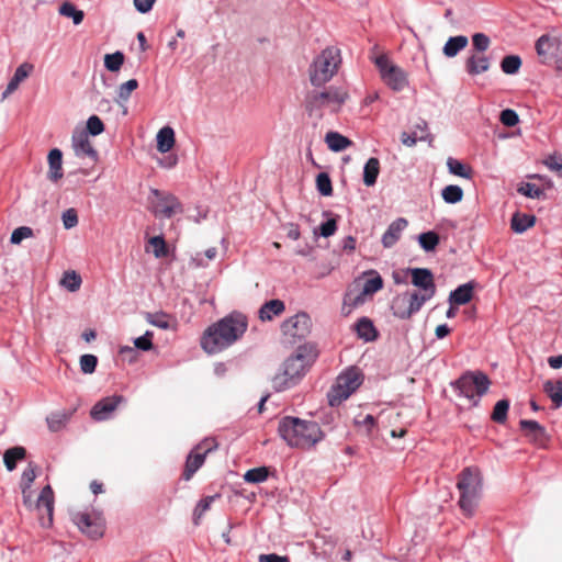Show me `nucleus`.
I'll use <instances>...</instances> for the list:
<instances>
[{"label":"nucleus","instance_id":"nucleus-12","mask_svg":"<svg viewBox=\"0 0 562 562\" xmlns=\"http://www.w3.org/2000/svg\"><path fill=\"white\" fill-rule=\"evenodd\" d=\"M150 194L154 196L151 204L156 216L170 218L183 212L182 204L175 194L158 189H151Z\"/></svg>","mask_w":562,"mask_h":562},{"label":"nucleus","instance_id":"nucleus-22","mask_svg":"<svg viewBox=\"0 0 562 562\" xmlns=\"http://www.w3.org/2000/svg\"><path fill=\"white\" fill-rule=\"evenodd\" d=\"M63 153L58 148H54L48 154V165H49V171H48V178L52 181H57L63 177Z\"/></svg>","mask_w":562,"mask_h":562},{"label":"nucleus","instance_id":"nucleus-7","mask_svg":"<svg viewBox=\"0 0 562 562\" xmlns=\"http://www.w3.org/2000/svg\"><path fill=\"white\" fill-rule=\"evenodd\" d=\"M362 383L361 373L357 368H349L338 375L336 384L328 392L330 406H338L347 400Z\"/></svg>","mask_w":562,"mask_h":562},{"label":"nucleus","instance_id":"nucleus-38","mask_svg":"<svg viewBox=\"0 0 562 562\" xmlns=\"http://www.w3.org/2000/svg\"><path fill=\"white\" fill-rule=\"evenodd\" d=\"M447 167L450 173L464 178V179H471L472 178V169L471 167L464 165L460 160L449 157L447 159Z\"/></svg>","mask_w":562,"mask_h":562},{"label":"nucleus","instance_id":"nucleus-58","mask_svg":"<svg viewBox=\"0 0 562 562\" xmlns=\"http://www.w3.org/2000/svg\"><path fill=\"white\" fill-rule=\"evenodd\" d=\"M490 44H491L490 37L487 35H485L484 33H475L472 36V45H473L474 49H476L479 53H483V52L487 50V48L490 47Z\"/></svg>","mask_w":562,"mask_h":562},{"label":"nucleus","instance_id":"nucleus-43","mask_svg":"<svg viewBox=\"0 0 562 562\" xmlns=\"http://www.w3.org/2000/svg\"><path fill=\"white\" fill-rule=\"evenodd\" d=\"M441 196L446 203L456 204L462 200L463 190L457 184H449L442 189Z\"/></svg>","mask_w":562,"mask_h":562},{"label":"nucleus","instance_id":"nucleus-50","mask_svg":"<svg viewBox=\"0 0 562 562\" xmlns=\"http://www.w3.org/2000/svg\"><path fill=\"white\" fill-rule=\"evenodd\" d=\"M147 323L161 329L169 328L168 315L166 313H146Z\"/></svg>","mask_w":562,"mask_h":562},{"label":"nucleus","instance_id":"nucleus-8","mask_svg":"<svg viewBox=\"0 0 562 562\" xmlns=\"http://www.w3.org/2000/svg\"><path fill=\"white\" fill-rule=\"evenodd\" d=\"M317 352L312 345L299 346L296 351L290 356L282 364L289 376H293L296 381H301L307 370L315 361Z\"/></svg>","mask_w":562,"mask_h":562},{"label":"nucleus","instance_id":"nucleus-13","mask_svg":"<svg viewBox=\"0 0 562 562\" xmlns=\"http://www.w3.org/2000/svg\"><path fill=\"white\" fill-rule=\"evenodd\" d=\"M311 326V317L306 313L301 312L285 319L281 325V331L288 342L295 344L310 334Z\"/></svg>","mask_w":562,"mask_h":562},{"label":"nucleus","instance_id":"nucleus-44","mask_svg":"<svg viewBox=\"0 0 562 562\" xmlns=\"http://www.w3.org/2000/svg\"><path fill=\"white\" fill-rule=\"evenodd\" d=\"M521 58L518 55H507L501 61V69L506 75H515L519 71Z\"/></svg>","mask_w":562,"mask_h":562},{"label":"nucleus","instance_id":"nucleus-15","mask_svg":"<svg viewBox=\"0 0 562 562\" xmlns=\"http://www.w3.org/2000/svg\"><path fill=\"white\" fill-rule=\"evenodd\" d=\"M122 402H124V397L122 395L104 397L92 406L90 416L97 422L108 420Z\"/></svg>","mask_w":562,"mask_h":562},{"label":"nucleus","instance_id":"nucleus-14","mask_svg":"<svg viewBox=\"0 0 562 562\" xmlns=\"http://www.w3.org/2000/svg\"><path fill=\"white\" fill-rule=\"evenodd\" d=\"M366 280L362 290L353 294L351 291L345 295V304L350 307H357L366 302V296L373 295L383 288V279L375 270L364 272Z\"/></svg>","mask_w":562,"mask_h":562},{"label":"nucleus","instance_id":"nucleus-26","mask_svg":"<svg viewBox=\"0 0 562 562\" xmlns=\"http://www.w3.org/2000/svg\"><path fill=\"white\" fill-rule=\"evenodd\" d=\"M357 335L364 341H373L378 337L376 329L372 321L368 317H361L355 325Z\"/></svg>","mask_w":562,"mask_h":562},{"label":"nucleus","instance_id":"nucleus-29","mask_svg":"<svg viewBox=\"0 0 562 562\" xmlns=\"http://www.w3.org/2000/svg\"><path fill=\"white\" fill-rule=\"evenodd\" d=\"M297 383L299 381L286 374V370L283 367L271 379V384L276 392H283L295 386Z\"/></svg>","mask_w":562,"mask_h":562},{"label":"nucleus","instance_id":"nucleus-34","mask_svg":"<svg viewBox=\"0 0 562 562\" xmlns=\"http://www.w3.org/2000/svg\"><path fill=\"white\" fill-rule=\"evenodd\" d=\"M427 130V123L422 121L419 124L415 126V130L412 133L403 132L401 135V140L405 146L412 147L416 145L418 140H425L426 135L424 134Z\"/></svg>","mask_w":562,"mask_h":562},{"label":"nucleus","instance_id":"nucleus-31","mask_svg":"<svg viewBox=\"0 0 562 562\" xmlns=\"http://www.w3.org/2000/svg\"><path fill=\"white\" fill-rule=\"evenodd\" d=\"M469 41L464 35L451 36L446 42L442 52L446 57L452 58L467 47Z\"/></svg>","mask_w":562,"mask_h":562},{"label":"nucleus","instance_id":"nucleus-35","mask_svg":"<svg viewBox=\"0 0 562 562\" xmlns=\"http://www.w3.org/2000/svg\"><path fill=\"white\" fill-rule=\"evenodd\" d=\"M380 173V161L375 157H371L364 165L363 168V182L368 187L375 184L378 176Z\"/></svg>","mask_w":562,"mask_h":562},{"label":"nucleus","instance_id":"nucleus-16","mask_svg":"<svg viewBox=\"0 0 562 562\" xmlns=\"http://www.w3.org/2000/svg\"><path fill=\"white\" fill-rule=\"evenodd\" d=\"M74 153L79 158L88 157L97 161L98 151L92 147L88 133L85 130H75L71 137Z\"/></svg>","mask_w":562,"mask_h":562},{"label":"nucleus","instance_id":"nucleus-60","mask_svg":"<svg viewBox=\"0 0 562 562\" xmlns=\"http://www.w3.org/2000/svg\"><path fill=\"white\" fill-rule=\"evenodd\" d=\"M499 121L508 127L515 126L519 122L518 114L512 109H505L501 112Z\"/></svg>","mask_w":562,"mask_h":562},{"label":"nucleus","instance_id":"nucleus-57","mask_svg":"<svg viewBox=\"0 0 562 562\" xmlns=\"http://www.w3.org/2000/svg\"><path fill=\"white\" fill-rule=\"evenodd\" d=\"M217 496H206L202 499H200V502L196 504L195 508H194V513H193V516H194V522L198 524V519H200L203 514L210 508L211 504L214 502V499L216 498Z\"/></svg>","mask_w":562,"mask_h":562},{"label":"nucleus","instance_id":"nucleus-48","mask_svg":"<svg viewBox=\"0 0 562 562\" xmlns=\"http://www.w3.org/2000/svg\"><path fill=\"white\" fill-rule=\"evenodd\" d=\"M124 63V54L120 50L113 54H106L104 57V66L110 71H117Z\"/></svg>","mask_w":562,"mask_h":562},{"label":"nucleus","instance_id":"nucleus-61","mask_svg":"<svg viewBox=\"0 0 562 562\" xmlns=\"http://www.w3.org/2000/svg\"><path fill=\"white\" fill-rule=\"evenodd\" d=\"M151 338H153V333L147 330L143 336L137 337L134 340V345L139 350L149 351L154 346Z\"/></svg>","mask_w":562,"mask_h":562},{"label":"nucleus","instance_id":"nucleus-55","mask_svg":"<svg viewBox=\"0 0 562 562\" xmlns=\"http://www.w3.org/2000/svg\"><path fill=\"white\" fill-rule=\"evenodd\" d=\"M544 166L558 176H562V156L550 155L543 160Z\"/></svg>","mask_w":562,"mask_h":562},{"label":"nucleus","instance_id":"nucleus-46","mask_svg":"<svg viewBox=\"0 0 562 562\" xmlns=\"http://www.w3.org/2000/svg\"><path fill=\"white\" fill-rule=\"evenodd\" d=\"M60 284L70 292H76L81 285V278L75 271H67L64 273Z\"/></svg>","mask_w":562,"mask_h":562},{"label":"nucleus","instance_id":"nucleus-47","mask_svg":"<svg viewBox=\"0 0 562 562\" xmlns=\"http://www.w3.org/2000/svg\"><path fill=\"white\" fill-rule=\"evenodd\" d=\"M517 192L530 199H539L544 195L543 189L531 182H522L518 187Z\"/></svg>","mask_w":562,"mask_h":562},{"label":"nucleus","instance_id":"nucleus-39","mask_svg":"<svg viewBox=\"0 0 562 562\" xmlns=\"http://www.w3.org/2000/svg\"><path fill=\"white\" fill-rule=\"evenodd\" d=\"M45 507L49 521H52L53 517V510H54V492L50 487V485H46L43 487V490L40 493L38 499H37V507Z\"/></svg>","mask_w":562,"mask_h":562},{"label":"nucleus","instance_id":"nucleus-4","mask_svg":"<svg viewBox=\"0 0 562 562\" xmlns=\"http://www.w3.org/2000/svg\"><path fill=\"white\" fill-rule=\"evenodd\" d=\"M491 381L481 371H467L459 379L451 382V386L460 396L467 397L473 406H477L481 397L488 391Z\"/></svg>","mask_w":562,"mask_h":562},{"label":"nucleus","instance_id":"nucleus-53","mask_svg":"<svg viewBox=\"0 0 562 562\" xmlns=\"http://www.w3.org/2000/svg\"><path fill=\"white\" fill-rule=\"evenodd\" d=\"M98 358L94 355H82L80 357V370L86 374H91L95 371Z\"/></svg>","mask_w":562,"mask_h":562},{"label":"nucleus","instance_id":"nucleus-27","mask_svg":"<svg viewBox=\"0 0 562 562\" xmlns=\"http://www.w3.org/2000/svg\"><path fill=\"white\" fill-rule=\"evenodd\" d=\"M158 151L168 153L175 145V131L170 126H164L156 136Z\"/></svg>","mask_w":562,"mask_h":562},{"label":"nucleus","instance_id":"nucleus-25","mask_svg":"<svg viewBox=\"0 0 562 562\" xmlns=\"http://www.w3.org/2000/svg\"><path fill=\"white\" fill-rule=\"evenodd\" d=\"M521 430L532 441H540L546 436V429L536 420L521 419L519 422Z\"/></svg>","mask_w":562,"mask_h":562},{"label":"nucleus","instance_id":"nucleus-51","mask_svg":"<svg viewBox=\"0 0 562 562\" xmlns=\"http://www.w3.org/2000/svg\"><path fill=\"white\" fill-rule=\"evenodd\" d=\"M35 470H36V467L33 465V463H30L29 467L23 471L22 476H21V483H20L23 494H25L26 491L31 488V485L36 477Z\"/></svg>","mask_w":562,"mask_h":562},{"label":"nucleus","instance_id":"nucleus-24","mask_svg":"<svg viewBox=\"0 0 562 562\" xmlns=\"http://www.w3.org/2000/svg\"><path fill=\"white\" fill-rule=\"evenodd\" d=\"M473 295V285L471 282L459 285L449 294V303L463 305L471 301Z\"/></svg>","mask_w":562,"mask_h":562},{"label":"nucleus","instance_id":"nucleus-3","mask_svg":"<svg viewBox=\"0 0 562 562\" xmlns=\"http://www.w3.org/2000/svg\"><path fill=\"white\" fill-rule=\"evenodd\" d=\"M457 487L460 492L459 506L467 516H472L477 506L482 477L476 468H465L459 474Z\"/></svg>","mask_w":562,"mask_h":562},{"label":"nucleus","instance_id":"nucleus-36","mask_svg":"<svg viewBox=\"0 0 562 562\" xmlns=\"http://www.w3.org/2000/svg\"><path fill=\"white\" fill-rule=\"evenodd\" d=\"M543 391L550 397L555 408L562 405V380H548L543 384Z\"/></svg>","mask_w":562,"mask_h":562},{"label":"nucleus","instance_id":"nucleus-32","mask_svg":"<svg viewBox=\"0 0 562 562\" xmlns=\"http://www.w3.org/2000/svg\"><path fill=\"white\" fill-rule=\"evenodd\" d=\"M557 46V41L548 34L541 35L536 42V50L539 57L548 60L553 56V50Z\"/></svg>","mask_w":562,"mask_h":562},{"label":"nucleus","instance_id":"nucleus-9","mask_svg":"<svg viewBox=\"0 0 562 562\" xmlns=\"http://www.w3.org/2000/svg\"><path fill=\"white\" fill-rule=\"evenodd\" d=\"M427 297L422 296L417 291H405L396 294L391 302L393 315L400 319H409L418 313Z\"/></svg>","mask_w":562,"mask_h":562},{"label":"nucleus","instance_id":"nucleus-18","mask_svg":"<svg viewBox=\"0 0 562 562\" xmlns=\"http://www.w3.org/2000/svg\"><path fill=\"white\" fill-rule=\"evenodd\" d=\"M408 222L404 217H398L393 221L386 228L385 233L382 236V245L385 248L393 247L401 238L402 233L407 227Z\"/></svg>","mask_w":562,"mask_h":562},{"label":"nucleus","instance_id":"nucleus-11","mask_svg":"<svg viewBox=\"0 0 562 562\" xmlns=\"http://www.w3.org/2000/svg\"><path fill=\"white\" fill-rule=\"evenodd\" d=\"M71 520L91 539H99L103 536L105 529V520L101 513L95 510H85L72 514Z\"/></svg>","mask_w":562,"mask_h":562},{"label":"nucleus","instance_id":"nucleus-59","mask_svg":"<svg viewBox=\"0 0 562 562\" xmlns=\"http://www.w3.org/2000/svg\"><path fill=\"white\" fill-rule=\"evenodd\" d=\"M138 87V81L136 79H130L126 82L122 83L119 88V99L123 101H127L132 91Z\"/></svg>","mask_w":562,"mask_h":562},{"label":"nucleus","instance_id":"nucleus-33","mask_svg":"<svg viewBox=\"0 0 562 562\" xmlns=\"http://www.w3.org/2000/svg\"><path fill=\"white\" fill-rule=\"evenodd\" d=\"M25 456L26 450L21 446H16L5 450V452L3 453V461L7 470L10 472L13 471L16 468L18 461L23 460Z\"/></svg>","mask_w":562,"mask_h":562},{"label":"nucleus","instance_id":"nucleus-5","mask_svg":"<svg viewBox=\"0 0 562 562\" xmlns=\"http://www.w3.org/2000/svg\"><path fill=\"white\" fill-rule=\"evenodd\" d=\"M341 61L340 52L336 47L325 48L314 60L310 79L313 86L321 87L329 81Z\"/></svg>","mask_w":562,"mask_h":562},{"label":"nucleus","instance_id":"nucleus-63","mask_svg":"<svg viewBox=\"0 0 562 562\" xmlns=\"http://www.w3.org/2000/svg\"><path fill=\"white\" fill-rule=\"evenodd\" d=\"M337 229V223L334 218H329L322 223L319 226V234L323 237H329L335 234Z\"/></svg>","mask_w":562,"mask_h":562},{"label":"nucleus","instance_id":"nucleus-40","mask_svg":"<svg viewBox=\"0 0 562 562\" xmlns=\"http://www.w3.org/2000/svg\"><path fill=\"white\" fill-rule=\"evenodd\" d=\"M58 11L60 15L71 18L75 25H79L85 18L83 11L78 10L71 2L68 1L64 2L59 7Z\"/></svg>","mask_w":562,"mask_h":562},{"label":"nucleus","instance_id":"nucleus-41","mask_svg":"<svg viewBox=\"0 0 562 562\" xmlns=\"http://www.w3.org/2000/svg\"><path fill=\"white\" fill-rule=\"evenodd\" d=\"M509 405L510 403L506 398L497 401L491 415L492 420L497 424H505L507 420Z\"/></svg>","mask_w":562,"mask_h":562},{"label":"nucleus","instance_id":"nucleus-42","mask_svg":"<svg viewBox=\"0 0 562 562\" xmlns=\"http://www.w3.org/2000/svg\"><path fill=\"white\" fill-rule=\"evenodd\" d=\"M439 241V235L434 231L422 233L418 236L419 246L427 252L434 251L438 246Z\"/></svg>","mask_w":562,"mask_h":562},{"label":"nucleus","instance_id":"nucleus-56","mask_svg":"<svg viewBox=\"0 0 562 562\" xmlns=\"http://www.w3.org/2000/svg\"><path fill=\"white\" fill-rule=\"evenodd\" d=\"M153 246V252L156 258H162L167 255V246L162 236H154L149 239Z\"/></svg>","mask_w":562,"mask_h":562},{"label":"nucleus","instance_id":"nucleus-20","mask_svg":"<svg viewBox=\"0 0 562 562\" xmlns=\"http://www.w3.org/2000/svg\"><path fill=\"white\" fill-rule=\"evenodd\" d=\"M465 71L470 76L481 75L490 69L491 63L490 58L480 55V54H471L465 60Z\"/></svg>","mask_w":562,"mask_h":562},{"label":"nucleus","instance_id":"nucleus-1","mask_svg":"<svg viewBox=\"0 0 562 562\" xmlns=\"http://www.w3.org/2000/svg\"><path fill=\"white\" fill-rule=\"evenodd\" d=\"M247 327L245 315L231 313L205 329L201 337V347L210 355L221 352L239 340Z\"/></svg>","mask_w":562,"mask_h":562},{"label":"nucleus","instance_id":"nucleus-10","mask_svg":"<svg viewBox=\"0 0 562 562\" xmlns=\"http://www.w3.org/2000/svg\"><path fill=\"white\" fill-rule=\"evenodd\" d=\"M384 83L394 91H402L407 85L406 72L391 63L385 54L372 57Z\"/></svg>","mask_w":562,"mask_h":562},{"label":"nucleus","instance_id":"nucleus-30","mask_svg":"<svg viewBox=\"0 0 562 562\" xmlns=\"http://www.w3.org/2000/svg\"><path fill=\"white\" fill-rule=\"evenodd\" d=\"M325 142L331 151L339 153L352 145V142L338 132H328Z\"/></svg>","mask_w":562,"mask_h":562},{"label":"nucleus","instance_id":"nucleus-54","mask_svg":"<svg viewBox=\"0 0 562 562\" xmlns=\"http://www.w3.org/2000/svg\"><path fill=\"white\" fill-rule=\"evenodd\" d=\"M33 236V229L29 226H20L15 228L10 237V243L13 245H19L23 239L30 238Z\"/></svg>","mask_w":562,"mask_h":562},{"label":"nucleus","instance_id":"nucleus-21","mask_svg":"<svg viewBox=\"0 0 562 562\" xmlns=\"http://www.w3.org/2000/svg\"><path fill=\"white\" fill-rule=\"evenodd\" d=\"M205 460V452H200L193 449L187 457L183 479L189 481L193 474L203 465Z\"/></svg>","mask_w":562,"mask_h":562},{"label":"nucleus","instance_id":"nucleus-2","mask_svg":"<svg viewBox=\"0 0 562 562\" xmlns=\"http://www.w3.org/2000/svg\"><path fill=\"white\" fill-rule=\"evenodd\" d=\"M278 432L291 448L311 449L325 437L321 426L314 420L284 416L279 422Z\"/></svg>","mask_w":562,"mask_h":562},{"label":"nucleus","instance_id":"nucleus-62","mask_svg":"<svg viewBox=\"0 0 562 562\" xmlns=\"http://www.w3.org/2000/svg\"><path fill=\"white\" fill-rule=\"evenodd\" d=\"M61 220L66 229L74 228L78 225V215L75 209L66 210L61 215Z\"/></svg>","mask_w":562,"mask_h":562},{"label":"nucleus","instance_id":"nucleus-19","mask_svg":"<svg viewBox=\"0 0 562 562\" xmlns=\"http://www.w3.org/2000/svg\"><path fill=\"white\" fill-rule=\"evenodd\" d=\"M33 68L34 66L30 63L21 64L15 69L14 75L10 79L5 90L2 92V99H7L11 93H13L19 88L20 83L30 76Z\"/></svg>","mask_w":562,"mask_h":562},{"label":"nucleus","instance_id":"nucleus-52","mask_svg":"<svg viewBox=\"0 0 562 562\" xmlns=\"http://www.w3.org/2000/svg\"><path fill=\"white\" fill-rule=\"evenodd\" d=\"M89 135L98 136L104 131V124L97 115H91L87 121V127L85 130Z\"/></svg>","mask_w":562,"mask_h":562},{"label":"nucleus","instance_id":"nucleus-49","mask_svg":"<svg viewBox=\"0 0 562 562\" xmlns=\"http://www.w3.org/2000/svg\"><path fill=\"white\" fill-rule=\"evenodd\" d=\"M316 188H317V191L324 196H329L333 194L331 180H330V177L328 176V173L321 172L317 175Z\"/></svg>","mask_w":562,"mask_h":562},{"label":"nucleus","instance_id":"nucleus-6","mask_svg":"<svg viewBox=\"0 0 562 562\" xmlns=\"http://www.w3.org/2000/svg\"><path fill=\"white\" fill-rule=\"evenodd\" d=\"M347 98L348 93L346 91L335 87H329L324 91L313 90L306 95L305 108L310 113L322 109L336 112L346 102Z\"/></svg>","mask_w":562,"mask_h":562},{"label":"nucleus","instance_id":"nucleus-28","mask_svg":"<svg viewBox=\"0 0 562 562\" xmlns=\"http://www.w3.org/2000/svg\"><path fill=\"white\" fill-rule=\"evenodd\" d=\"M71 415L72 412H68L65 409L50 413L46 417L48 429L53 432L61 430L70 419Z\"/></svg>","mask_w":562,"mask_h":562},{"label":"nucleus","instance_id":"nucleus-37","mask_svg":"<svg viewBox=\"0 0 562 562\" xmlns=\"http://www.w3.org/2000/svg\"><path fill=\"white\" fill-rule=\"evenodd\" d=\"M535 221L536 218L533 215L516 213L512 217L510 226L515 233L521 234L526 232L528 228L532 227Z\"/></svg>","mask_w":562,"mask_h":562},{"label":"nucleus","instance_id":"nucleus-64","mask_svg":"<svg viewBox=\"0 0 562 562\" xmlns=\"http://www.w3.org/2000/svg\"><path fill=\"white\" fill-rule=\"evenodd\" d=\"M217 448V445L213 438H205L203 441H201L198 446L194 447L195 450L200 452H205V457L209 452L215 450Z\"/></svg>","mask_w":562,"mask_h":562},{"label":"nucleus","instance_id":"nucleus-23","mask_svg":"<svg viewBox=\"0 0 562 562\" xmlns=\"http://www.w3.org/2000/svg\"><path fill=\"white\" fill-rule=\"evenodd\" d=\"M285 310L283 301L279 299L266 302L259 310V317L261 321H271L273 316L282 314Z\"/></svg>","mask_w":562,"mask_h":562},{"label":"nucleus","instance_id":"nucleus-45","mask_svg":"<svg viewBox=\"0 0 562 562\" xmlns=\"http://www.w3.org/2000/svg\"><path fill=\"white\" fill-rule=\"evenodd\" d=\"M269 476V469L267 467H258L248 470L244 474V480L247 483H262Z\"/></svg>","mask_w":562,"mask_h":562},{"label":"nucleus","instance_id":"nucleus-17","mask_svg":"<svg viewBox=\"0 0 562 562\" xmlns=\"http://www.w3.org/2000/svg\"><path fill=\"white\" fill-rule=\"evenodd\" d=\"M411 274L412 283L424 290L425 293L422 296L427 297V301H429L436 293L432 272L427 268H414L411 269Z\"/></svg>","mask_w":562,"mask_h":562}]
</instances>
